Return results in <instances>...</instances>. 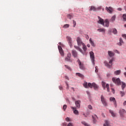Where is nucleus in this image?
Returning <instances> with one entry per match:
<instances>
[{
  "instance_id": "obj_1",
  "label": "nucleus",
  "mask_w": 126,
  "mask_h": 126,
  "mask_svg": "<svg viewBox=\"0 0 126 126\" xmlns=\"http://www.w3.org/2000/svg\"><path fill=\"white\" fill-rule=\"evenodd\" d=\"M83 85L85 88H93L94 87V90H98V89L99 88V87L97 84H96L95 83H87L86 81H84Z\"/></svg>"
},
{
  "instance_id": "obj_2",
  "label": "nucleus",
  "mask_w": 126,
  "mask_h": 126,
  "mask_svg": "<svg viewBox=\"0 0 126 126\" xmlns=\"http://www.w3.org/2000/svg\"><path fill=\"white\" fill-rule=\"evenodd\" d=\"M90 56L91 61L94 65L95 64V55H94V52L91 51L90 52Z\"/></svg>"
},
{
  "instance_id": "obj_3",
  "label": "nucleus",
  "mask_w": 126,
  "mask_h": 126,
  "mask_svg": "<svg viewBox=\"0 0 126 126\" xmlns=\"http://www.w3.org/2000/svg\"><path fill=\"white\" fill-rule=\"evenodd\" d=\"M112 81L114 82V83H115V84H117V85H121V80L118 78H112Z\"/></svg>"
},
{
  "instance_id": "obj_4",
  "label": "nucleus",
  "mask_w": 126,
  "mask_h": 126,
  "mask_svg": "<svg viewBox=\"0 0 126 126\" xmlns=\"http://www.w3.org/2000/svg\"><path fill=\"white\" fill-rule=\"evenodd\" d=\"M100 99L103 105L106 106L107 105V101L106 100L105 97H104V95H101L100 96Z\"/></svg>"
},
{
  "instance_id": "obj_5",
  "label": "nucleus",
  "mask_w": 126,
  "mask_h": 126,
  "mask_svg": "<svg viewBox=\"0 0 126 126\" xmlns=\"http://www.w3.org/2000/svg\"><path fill=\"white\" fill-rule=\"evenodd\" d=\"M65 61L66 62H69L70 63L72 62V60H71V54L68 53L67 54V57L65 58Z\"/></svg>"
},
{
  "instance_id": "obj_6",
  "label": "nucleus",
  "mask_w": 126,
  "mask_h": 126,
  "mask_svg": "<svg viewBox=\"0 0 126 126\" xmlns=\"http://www.w3.org/2000/svg\"><path fill=\"white\" fill-rule=\"evenodd\" d=\"M76 41H77V45H78V46H79V47H80V46H81V45H83V44H84L82 42V40H81V38L79 37H77Z\"/></svg>"
},
{
  "instance_id": "obj_7",
  "label": "nucleus",
  "mask_w": 126,
  "mask_h": 126,
  "mask_svg": "<svg viewBox=\"0 0 126 126\" xmlns=\"http://www.w3.org/2000/svg\"><path fill=\"white\" fill-rule=\"evenodd\" d=\"M72 53V56L73 57V58H78V53H77V51L74 50H72L71 51Z\"/></svg>"
},
{
  "instance_id": "obj_8",
  "label": "nucleus",
  "mask_w": 126,
  "mask_h": 126,
  "mask_svg": "<svg viewBox=\"0 0 126 126\" xmlns=\"http://www.w3.org/2000/svg\"><path fill=\"white\" fill-rule=\"evenodd\" d=\"M98 21H97V23L101 24L103 26H105L104 20L99 16L98 17Z\"/></svg>"
},
{
  "instance_id": "obj_9",
  "label": "nucleus",
  "mask_w": 126,
  "mask_h": 126,
  "mask_svg": "<svg viewBox=\"0 0 126 126\" xmlns=\"http://www.w3.org/2000/svg\"><path fill=\"white\" fill-rule=\"evenodd\" d=\"M66 39L70 48H71V47L72 46V40H71V37H70V36H67Z\"/></svg>"
},
{
  "instance_id": "obj_10",
  "label": "nucleus",
  "mask_w": 126,
  "mask_h": 126,
  "mask_svg": "<svg viewBox=\"0 0 126 126\" xmlns=\"http://www.w3.org/2000/svg\"><path fill=\"white\" fill-rule=\"evenodd\" d=\"M77 63L79 65L80 69H84V65L81 63V62H80V60L79 59H78Z\"/></svg>"
},
{
  "instance_id": "obj_11",
  "label": "nucleus",
  "mask_w": 126,
  "mask_h": 126,
  "mask_svg": "<svg viewBox=\"0 0 126 126\" xmlns=\"http://www.w3.org/2000/svg\"><path fill=\"white\" fill-rule=\"evenodd\" d=\"M70 108H71V109H72V110L73 111V113H74V114H75V115H78V114H79L78 110H76L77 109L76 107L71 106Z\"/></svg>"
},
{
  "instance_id": "obj_12",
  "label": "nucleus",
  "mask_w": 126,
  "mask_h": 126,
  "mask_svg": "<svg viewBox=\"0 0 126 126\" xmlns=\"http://www.w3.org/2000/svg\"><path fill=\"white\" fill-rule=\"evenodd\" d=\"M81 103V101L80 100H77L75 102L76 108L77 109H79L80 108V103Z\"/></svg>"
},
{
  "instance_id": "obj_13",
  "label": "nucleus",
  "mask_w": 126,
  "mask_h": 126,
  "mask_svg": "<svg viewBox=\"0 0 126 126\" xmlns=\"http://www.w3.org/2000/svg\"><path fill=\"white\" fill-rule=\"evenodd\" d=\"M58 49L61 56H62V57H63V56H64V53H63V48H62V47L58 46Z\"/></svg>"
},
{
  "instance_id": "obj_14",
  "label": "nucleus",
  "mask_w": 126,
  "mask_h": 126,
  "mask_svg": "<svg viewBox=\"0 0 126 126\" xmlns=\"http://www.w3.org/2000/svg\"><path fill=\"white\" fill-rule=\"evenodd\" d=\"M110 101L113 102L115 107H117V101H116V98L115 97H111L110 98Z\"/></svg>"
},
{
  "instance_id": "obj_15",
  "label": "nucleus",
  "mask_w": 126,
  "mask_h": 126,
  "mask_svg": "<svg viewBox=\"0 0 126 126\" xmlns=\"http://www.w3.org/2000/svg\"><path fill=\"white\" fill-rule=\"evenodd\" d=\"M106 10H107V11L109 12V13H112V12H113V8H112L111 7H106Z\"/></svg>"
},
{
  "instance_id": "obj_16",
  "label": "nucleus",
  "mask_w": 126,
  "mask_h": 126,
  "mask_svg": "<svg viewBox=\"0 0 126 126\" xmlns=\"http://www.w3.org/2000/svg\"><path fill=\"white\" fill-rule=\"evenodd\" d=\"M104 27H109V20L108 19H105V20L104 21Z\"/></svg>"
},
{
  "instance_id": "obj_17",
  "label": "nucleus",
  "mask_w": 126,
  "mask_h": 126,
  "mask_svg": "<svg viewBox=\"0 0 126 126\" xmlns=\"http://www.w3.org/2000/svg\"><path fill=\"white\" fill-rule=\"evenodd\" d=\"M108 56H109V57H114L115 56V53H114V52L111 51H108Z\"/></svg>"
},
{
  "instance_id": "obj_18",
  "label": "nucleus",
  "mask_w": 126,
  "mask_h": 126,
  "mask_svg": "<svg viewBox=\"0 0 126 126\" xmlns=\"http://www.w3.org/2000/svg\"><path fill=\"white\" fill-rule=\"evenodd\" d=\"M104 63L105 66H107V67H108V68H111V67H112V65H110L109 63L107 62V61H104Z\"/></svg>"
},
{
  "instance_id": "obj_19",
  "label": "nucleus",
  "mask_w": 126,
  "mask_h": 126,
  "mask_svg": "<svg viewBox=\"0 0 126 126\" xmlns=\"http://www.w3.org/2000/svg\"><path fill=\"white\" fill-rule=\"evenodd\" d=\"M121 72H122L121 70H118L114 71V74H115V75H120V74H121Z\"/></svg>"
},
{
  "instance_id": "obj_20",
  "label": "nucleus",
  "mask_w": 126,
  "mask_h": 126,
  "mask_svg": "<svg viewBox=\"0 0 126 126\" xmlns=\"http://www.w3.org/2000/svg\"><path fill=\"white\" fill-rule=\"evenodd\" d=\"M76 75H77V76H79V77H81V78H84V75L80 73H76Z\"/></svg>"
},
{
  "instance_id": "obj_21",
  "label": "nucleus",
  "mask_w": 126,
  "mask_h": 126,
  "mask_svg": "<svg viewBox=\"0 0 126 126\" xmlns=\"http://www.w3.org/2000/svg\"><path fill=\"white\" fill-rule=\"evenodd\" d=\"M120 42L118 43L119 46H122L123 44H124V41H123V39L122 38H120Z\"/></svg>"
},
{
  "instance_id": "obj_22",
  "label": "nucleus",
  "mask_w": 126,
  "mask_h": 126,
  "mask_svg": "<svg viewBox=\"0 0 126 126\" xmlns=\"http://www.w3.org/2000/svg\"><path fill=\"white\" fill-rule=\"evenodd\" d=\"M92 10H93L94 11H96V10H97V9L94 6H91L90 11H92Z\"/></svg>"
},
{
  "instance_id": "obj_23",
  "label": "nucleus",
  "mask_w": 126,
  "mask_h": 126,
  "mask_svg": "<svg viewBox=\"0 0 126 126\" xmlns=\"http://www.w3.org/2000/svg\"><path fill=\"white\" fill-rule=\"evenodd\" d=\"M105 124L103 125V126H110V123L108 120H105Z\"/></svg>"
},
{
  "instance_id": "obj_24",
  "label": "nucleus",
  "mask_w": 126,
  "mask_h": 126,
  "mask_svg": "<svg viewBox=\"0 0 126 126\" xmlns=\"http://www.w3.org/2000/svg\"><path fill=\"white\" fill-rule=\"evenodd\" d=\"M109 113H110L112 117H116V113H114V111H113L112 110H109Z\"/></svg>"
},
{
  "instance_id": "obj_25",
  "label": "nucleus",
  "mask_w": 126,
  "mask_h": 126,
  "mask_svg": "<svg viewBox=\"0 0 126 126\" xmlns=\"http://www.w3.org/2000/svg\"><path fill=\"white\" fill-rule=\"evenodd\" d=\"M90 44H91V45L93 46V47H95V44L94 43V42H93V41H92V39L91 38H90Z\"/></svg>"
},
{
  "instance_id": "obj_26",
  "label": "nucleus",
  "mask_w": 126,
  "mask_h": 126,
  "mask_svg": "<svg viewBox=\"0 0 126 126\" xmlns=\"http://www.w3.org/2000/svg\"><path fill=\"white\" fill-rule=\"evenodd\" d=\"M101 85L104 90L106 89V83L105 82H102Z\"/></svg>"
},
{
  "instance_id": "obj_27",
  "label": "nucleus",
  "mask_w": 126,
  "mask_h": 126,
  "mask_svg": "<svg viewBox=\"0 0 126 126\" xmlns=\"http://www.w3.org/2000/svg\"><path fill=\"white\" fill-rule=\"evenodd\" d=\"M82 46H83V49L84 50V52H86V51H87V47L86 46V45H85L84 43L83 44Z\"/></svg>"
},
{
  "instance_id": "obj_28",
  "label": "nucleus",
  "mask_w": 126,
  "mask_h": 126,
  "mask_svg": "<svg viewBox=\"0 0 126 126\" xmlns=\"http://www.w3.org/2000/svg\"><path fill=\"white\" fill-rule=\"evenodd\" d=\"M97 31L98 32H104V33H105L106 30H105V29H97Z\"/></svg>"
},
{
  "instance_id": "obj_29",
  "label": "nucleus",
  "mask_w": 126,
  "mask_h": 126,
  "mask_svg": "<svg viewBox=\"0 0 126 126\" xmlns=\"http://www.w3.org/2000/svg\"><path fill=\"white\" fill-rule=\"evenodd\" d=\"M110 20H111L112 22H114V21L116 20V15H114L113 16H112Z\"/></svg>"
},
{
  "instance_id": "obj_30",
  "label": "nucleus",
  "mask_w": 126,
  "mask_h": 126,
  "mask_svg": "<svg viewBox=\"0 0 126 126\" xmlns=\"http://www.w3.org/2000/svg\"><path fill=\"white\" fill-rule=\"evenodd\" d=\"M112 32L113 33H114L115 35L118 33V31H117V29H113Z\"/></svg>"
},
{
  "instance_id": "obj_31",
  "label": "nucleus",
  "mask_w": 126,
  "mask_h": 126,
  "mask_svg": "<svg viewBox=\"0 0 126 126\" xmlns=\"http://www.w3.org/2000/svg\"><path fill=\"white\" fill-rule=\"evenodd\" d=\"M105 88H107V92H110V88H109V84L106 85Z\"/></svg>"
},
{
  "instance_id": "obj_32",
  "label": "nucleus",
  "mask_w": 126,
  "mask_h": 126,
  "mask_svg": "<svg viewBox=\"0 0 126 126\" xmlns=\"http://www.w3.org/2000/svg\"><path fill=\"white\" fill-rule=\"evenodd\" d=\"M125 87H126V83L122 82V90H124V89H125Z\"/></svg>"
},
{
  "instance_id": "obj_33",
  "label": "nucleus",
  "mask_w": 126,
  "mask_h": 126,
  "mask_svg": "<svg viewBox=\"0 0 126 126\" xmlns=\"http://www.w3.org/2000/svg\"><path fill=\"white\" fill-rule=\"evenodd\" d=\"M81 123L82 124V125H84V126H89V125H88L87 123H86L84 121L82 122Z\"/></svg>"
},
{
  "instance_id": "obj_34",
  "label": "nucleus",
  "mask_w": 126,
  "mask_h": 126,
  "mask_svg": "<svg viewBox=\"0 0 126 126\" xmlns=\"http://www.w3.org/2000/svg\"><path fill=\"white\" fill-rule=\"evenodd\" d=\"M123 20L126 21V14H124L123 15Z\"/></svg>"
},
{
  "instance_id": "obj_35",
  "label": "nucleus",
  "mask_w": 126,
  "mask_h": 126,
  "mask_svg": "<svg viewBox=\"0 0 126 126\" xmlns=\"http://www.w3.org/2000/svg\"><path fill=\"white\" fill-rule=\"evenodd\" d=\"M69 27V24H65L63 26V28H68Z\"/></svg>"
},
{
  "instance_id": "obj_36",
  "label": "nucleus",
  "mask_w": 126,
  "mask_h": 126,
  "mask_svg": "<svg viewBox=\"0 0 126 126\" xmlns=\"http://www.w3.org/2000/svg\"><path fill=\"white\" fill-rule=\"evenodd\" d=\"M65 67L67 68V69H69V70H71V68L70 67L67 66V65H64Z\"/></svg>"
},
{
  "instance_id": "obj_37",
  "label": "nucleus",
  "mask_w": 126,
  "mask_h": 126,
  "mask_svg": "<svg viewBox=\"0 0 126 126\" xmlns=\"http://www.w3.org/2000/svg\"><path fill=\"white\" fill-rule=\"evenodd\" d=\"M67 108V106H66V105H64L63 106V111H65V110H66Z\"/></svg>"
},
{
  "instance_id": "obj_38",
  "label": "nucleus",
  "mask_w": 126,
  "mask_h": 126,
  "mask_svg": "<svg viewBox=\"0 0 126 126\" xmlns=\"http://www.w3.org/2000/svg\"><path fill=\"white\" fill-rule=\"evenodd\" d=\"M120 93L122 97H123V96H125V92L120 91Z\"/></svg>"
},
{
  "instance_id": "obj_39",
  "label": "nucleus",
  "mask_w": 126,
  "mask_h": 126,
  "mask_svg": "<svg viewBox=\"0 0 126 126\" xmlns=\"http://www.w3.org/2000/svg\"><path fill=\"white\" fill-rule=\"evenodd\" d=\"M67 17H68V18H69V19H71V18H72V16L70 14H68L67 15Z\"/></svg>"
},
{
  "instance_id": "obj_40",
  "label": "nucleus",
  "mask_w": 126,
  "mask_h": 126,
  "mask_svg": "<svg viewBox=\"0 0 126 126\" xmlns=\"http://www.w3.org/2000/svg\"><path fill=\"white\" fill-rule=\"evenodd\" d=\"M65 121H66V122H71V120H70V119H69V118H68V117H67L65 119Z\"/></svg>"
},
{
  "instance_id": "obj_41",
  "label": "nucleus",
  "mask_w": 126,
  "mask_h": 126,
  "mask_svg": "<svg viewBox=\"0 0 126 126\" xmlns=\"http://www.w3.org/2000/svg\"><path fill=\"white\" fill-rule=\"evenodd\" d=\"M73 27H75L76 26V22L75 21L73 20Z\"/></svg>"
},
{
  "instance_id": "obj_42",
  "label": "nucleus",
  "mask_w": 126,
  "mask_h": 126,
  "mask_svg": "<svg viewBox=\"0 0 126 126\" xmlns=\"http://www.w3.org/2000/svg\"><path fill=\"white\" fill-rule=\"evenodd\" d=\"M74 48L75 49H76V50H77L78 51L79 50V49H80V47L77 46H74Z\"/></svg>"
},
{
  "instance_id": "obj_43",
  "label": "nucleus",
  "mask_w": 126,
  "mask_h": 126,
  "mask_svg": "<svg viewBox=\"0 0 126 126\" xmlns=\"http://www.w3.org/2000/svg\"><path fill=\"white\" fill-rule=\"evenodd\" d=\"M88 108L89 109H90V110H93V108L92 107V106H91V105H88Z\"/></svg>"
},
{
  "instance_id": "obj_44",
  "label": "nucleus",
  "mask_w": 126,
  "mask_h": 126,
  "mask_svg": "<svg viewBox=\"0 0 126 126\" xmlns=\"http://www.w3.org/2000/svg\"><path fill=\"white\" fill-rule=\"evenodd\" d=\"M92 118H93V122L95 124V123H96V119H95V118L93 116H92Z\"/></svg>"
},
{
  "instance_id": "obj_45",
  "label": "nucleus",
  "mask_w": 126,
  "mask_h": 126,
  "mask_svg": "<svg viewBox=\"0 0 126 126\" xmlns=\"http://www.w3.org/2000/svg\"><path fill=\"white\" fill-rule=\"evenodd\" d=\"M122 37L123 38H124V39H126V34H122Z\"/></svg>"
},
{
  "instance_id": "obj_46",
  "label": "nucleus",
  "mask_w": 126,
  "mask_h": 126,
  "mask_svg": "<svg viewBox=\"0 0 126 126\" xmlns=\"http://www.w3.org/2000/svg\"><path fill=\"white\" fill-rule=\"evenodd\" d=\"M114 61V58H112V59L110 60L109 61V63H113V61Z\"/></svg>"
},
{
  "instance_id": "obj_47",
  "label": "nucleus",
  "mask_w": 126,
  "mask_h": 126,
  "mask_svg": "<svg viewBox=\"0 0 126 126\" xmlns=\"http://www.w3.org/2000/svg\"><path fill=\"white\" fill-rule=\"evenodd\" d=\"M67 126H73L72 125V123H68V124L67 125Z\"/></svg>"
},
{
  "instance_id": "obj_48",
  "label": "nucleus",
  "mask_w": 126,
  "mask_h": 126,
  "mask_svg": "<svg viewBox=\"0 0 126 126\" xmlns=\"http://www.w3.org/2000/svg\"><path fill=\"white\" fill-rule=\"evenodd\" d=\"M86 38L87 40H88V39H89V36L88 35H86Z\"/></svg>"
},
{
  "instance_id": "obj_49",
  "label": "nucleus",
  "mask_w": 126,
  "mask_h": 126,
  "mask_svg": "<svg viewBox=\"0 0 126 126\" xmlns=\"http://www.w3.org/2000/svg\"><path fill=\"white\" fill-rule=\"evenodd\" d=\"M117 10H119V11H122V8H118L117 9Z\"/></svg>"
},
{
  "instance_id": "obj_50",
  "label": "nucleus",
  "mask_w": 126,
  "mask_h": 126,
  "mask_svg": "<svg viewBox=\"0 0 126 126\" xmlns=\"http://www.w3.org/2000/svg\"><path fill=\"white\" fill-rule=\"evenodd\" d=\"M112 93H113V94H115V90H114V89H112Z\"/></svg>"
},
{
  "instance_id": "obj_51",
  "label": "nucleus",
  "mask_w": 126,
  "mask_h": 126,
  "mask_svg": "<svg viewBox=\"0 0 126 126\" xmlns=\"http://www.w3.org/2000/svg\"><path fill=\"white\" fill-rule=\"evenodd\" d=\"M78 51H79V52H80V53H82V49H81V48H79Z\"/></svg>"
},
{
  "instance_id": "obj_52",
  "label": "nucleus",
  "mask_w": 126,
  "mask_h": 126,
  "mask_svg": "<svg viewBox=\"0 0 126 126\" xmlns=\"http://www.w3.org/2000/svg\"><path fill=\"white\" fill-rule=\"evenodd\" d=\"M124 106H126V101H124V103H123Z\"/></svg>"
},
{
  "instance_id": "obj_53",
  "label": "nucleus",
  "mask_w": 126,
  "mask_h": 126,
  "mask_svg": "<svg viewBox=\"0 0 126 126\" xmlns=\"http://www.w3.org/2000/svg\"><path fill=\"white\" fill-rule=\"evenodd\" d=\"M65 79H67V80H68V76H65Z\"/></svg>"
},
{
  "instance_id": "obj_54",
  "label": "nucleus",
  "mask_w": 126,
  "mask_h": 126,
  "mask_svg": "<svg viewBox=\"0 0 126 126\" xmlns=\"http://www.w3.org/2000/svg\"><path fill=\"white\" fill-rule=\"evenodd\" d=\"M122 112H123V113H126V110L122 109Z\"/></svg>"
},
{
  "instance_id": "obj_55",
  "label": "nucleus",
  "mask_w": 126,
  "mask_h": 126,
  "mask_svg": "<svg viewBox=\"0 0 126 126\" xmlns=\"http://www.w3.org/2000/svg\"><path fill=\"white\" fill-rule=\"evenodd\" d=\"M59 89H60V90H63V87H59Z\"/></svg>"
},
{
  "instance_id": "obj_56",
  "label": "nucleus",
  "mask_w": 126,
  "mask_h": 126,
  "mask_svg": "<svg viewBox=\"0 0 126 126\" xmlns=\"http://www.w3.org/2000/svg\"><path fill=\"white\" fill-rule=\"evenodd\" d=\"M87 47L88 48H90V44H88L87 45Z\"/></svg>"
},
{
  "instance_id": "obj_57",
  "label": "nucleus",
  "mask_w": 126,
  "mask_h": 126,
  "mask_svg": "<svg viewBox=\"0 0 126 126\" xmlns=\"http://www.w3.org/2000/svg\"><path fill=\"white\" fill-rule=\"evenodd\" d=\"M63 126H66V124H65L64 123H63Z\"/></svg>"
},
{
  "instance_id": "obj_58",
  "label": "nucleus",
  "mask_w": 126,
  "mask_h": 126,
  "mask_svg": "<svg viewBox=\"0 0 126 126\" xmlns=\"http://www.w3.org/2000/svg\"><path fill=\"white\" fill-rule=\"evenodd\" d=\"M110 75H111L110 74H107V77H109V76H110Z\"/></svg>"
},
{
  "instance_id": "obj_59",
  "label": "nucleus",
  "mask_w": 126,
  "mask_h": 126,
  "mask_svg": "<svg viewBox=\"0 0 126 126\" xmlns=\"http://www.w3.org/2000/svg\"><path fill=\"white\" fill-rule=\"evenodd\" d=\"M67 88H68V84L66 83Z\"/></svg>"
},
{
  "instance_id": "obj_60",
  "label": "nucleus",
  "mask_w": 126,
  "mask_h": 126,
  "mask_svg": "<svg viewBox=\"0 0 126 126\" xmlns=\"http://www.w3.org/2000/svg\"><path fill=\"white\" fill-rule=\"evenodd\" d=\"M116 52H117L118 54H120V53H119V51H118L117 50H116Z\"/></svg>"
},
{
  "instance_id": "obj_61",
  "label": "nucleus",
  "mask_w": 126,
  "mask_h": 126,
  "mask_svg": "<svg viewBox=\"0 0 126 126\" xmlns=\"http://www.w3.org/2000/svg\"><path fill=\"white\" fill-rule=\"evenodd\" d=\"M62 44V43L60 42L59 43V45H61Z\"/></svg>"
},
{
  "instance_id": "obj_62",
  "label": "nucleus",
  "mask_w": 126,
  "mask_h": 126,
  "mask_svg": "<svg viewBox=\"0 0 126 126\" xmlns=\"http://www.w3.org/2000/svg\"><path fill=\"white\" fill-rule=\"evenodd\" d=\"M95 117L96 118H97V116H96V115H95Z\"/></svg>"
},
{
  "instance_id": "obj_63",
  "label": "nucleus",
  "mask_w": 126,
  "mask_h": 126,
  "mask_svg": "<svg viewBox=\"0 0 126 126\" xmlns=\"http://www.w3.org/2000/svg\"><path fill=\"white\" fill-rule=\"evenodd\" d=\"M95 71H97V69H95Z\"/></svg>"
},
{
  "instance_id": "obj_64",
  "label": "nucleus",
  "mask_w": 126,
  "mask_h": 126,
  "mask_svg": "<svg viewBox=\"0 0 126 126\" xmlns=\"http://www.w3.org/2000/svg\"><path fill=\"white\" fill-rule=\"evenodd\" d=\"M87 93H88V92H87Z\"/></svg>"
}]
</instances>
